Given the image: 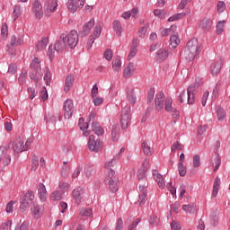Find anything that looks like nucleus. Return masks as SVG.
I'll return each instance as SVG.
<instances>
[{
    "label": "nucleus",
    "instance_id": "1",
    "mask_svg": "<svg viewBox=\"0 0 230 230\" xmlns=\"http://www.w3.org/2000/svg\"><path fill=\"white\" fill-rule=\"evenodd\" d=\"M148 171H146L144 168H140L137 172V177L139 181V191L141 194H139V199L138 204L139 206H145V203L146 202V188H148V180L146 179V172Z\"/></svg>",
    "mask_w": 230,
    "mask_h": 230
},
{
    "label": "nucleus",
    "instance_id": "2",
    "mask_svg": "<svg viewBox=\"0 0 230 230\" xmlns=\"http://www.w3.org/2000/svg\"><path fill=\"white\" fill-rule=\"evenodd\" d=\"M202 51V46L199 44V40L197 38H192L188 43L187 48L184 51V58L187 62H192L195 60V57Z\"/></svg>",
    "mask_w": 230,
    "mask_h": 230
},
{
    "label": "nucleus",
    "instance_id": "3",
    "mask_svg": "<svg viewBox=\"0 0 230 230\" xmlns=\"http://www.w3.org/2000/svg\"><path fill=\"white\" fill-rule=\"evenodd\" d=\"M31 69L34 72L30 73L29 76L31 80H33L35 84L40 82L42 78V68L40 66V61L39 58H35L31 63Z\"/></svg>",
    "mask_w": 230,
    "mask_h": 230
},
{
    "label": "nucleus",
    "instance_id": "4",
    "mask_svg": "<svg viewBox=\"0 0 230 230\" xmlns=\"http://www.w3.org/2000/svg\"><path fill=\"white\" fill-rule=\"evenodd\" d=\"M197 87L193 84L190 85L187 89V93L185 91L181 92L178 100L180 103H184V98L187 96V102L189 105H193L195 103V89Z\"/></svg>",
    "mask_w": 230,
    "mask_h": 230
},
{
    "label": "nucleus",
    "instance_id": "5",
    "mask_svg": "<svg viewBox=\"0 0 230 230\" xmlns=\"http://www.w3.org/2000/svg\"><path fill=\"white\" fill-rule=\"evenodd\" d=\"M132 114L130 113V106H125L120 111V127L122 130H127L130 125Z\"/></svg>",
    "mask_w": 230,
    "mask_h": 230
},
{
    "label": "nucleus",
    "instance_id": "6",
    "mask_svg": "<svg viewBox=\"0 0 230 230\" xmlns=\"http://www.w3.org/2000/svg\"><path fill=\"white\" fill-rule=\"evenodd\" d=\"M61 39L71 49H75L78 45V32L76 31H71L68 34H61Z\"/></svg>",
    "mask_w": 230,
    "mask_h": 230
},
{
    "label": "nucleus",
    "instance_id": "7",
    "mask_svg": "<svg viewBox=\"0 0 230 230\" xmlns=\"http://www.w3.org/2000/svg\"><path fill=\"white\" fill-rule=\"evenodd\" d=\"M33 200H35V194L31 190H28L21 199L20 202V209L22 213H24L33 204Z\"/></svg>",
    "mask_w": 230,
    "mask_h": 230
},
{
    "label": "nucleus",
    "instance_id": "8",
    "mask_svg": "<svg viewBox=\"0 0 230 230\" xmlns=\"http://www.w3.org/2000/svg\"><path fill=\"white\" fill-rule=\"evenodd\" d=\"M63 109L65 111V119H70L73 117V112H75V104L73 103V101L70 99L65 101Z\"/></svg>",
    "mask_w": 230,
    "mask_h": 230
},
{
    "label": "nucleus",
    "instance_id": "9",
    "mask_svg": "<svg viewBox=\"0 0 230 230\" xmlns=\"http://www.w3.org/2000/svg\"><path fill=\"white\" fill-rule=\"evenodd\" d=\"M57 6H58L57 0H46L44 4L45 15L49 17L57 10Z\"/></svg>",
    "mask_w": 230,
    "mask_h": 230
},
{
    "label": "nucleus",
    "instance_id": "10",
    "mask_svg": "<svg viewBox=\"0 0 230 230\" xmlns=\"http://www.w3.org/2000/svg\"><path fill=\"white\" fill-rule=\"evenodd\" d=\"M88 147L89 150L92 152H101L102 151V142L100 140H96L94 138L93 135H91L89 137V141H88Z\"/></svg>",
    "mask_w": 230,
    "mask_h": 230
},
{
    "label": "nucleus",
    "instance_id": "11",
    "mask_svg": "<svg viewBox=\"0 0 230 230\" xmlns=\"http://www.w3.org/2000/svg\"><path fill=\"white\" fill-rule=\"evenodd\" d=\"M155 109L161 112L164 109V93L159 92L155 97Z\"/></svg>",
    "mask_w": 230,
    "mask_h": 230
},
{
    "label": "nucleus",
    "instance_id": "12",
    "mask_svg": "<svg viewBox=\"0 0 230 230\" xmlns=\"http://www.w3.org/2000/svg\"><path fill=\"white\" fill-rule=\"evenodd\" d=\"M32 12L36 19H42L44 16V11L42 10V4L39 0H35L32 3Z\"/></svg>",
    "mask_w": 230,
    "mask_h": 230
},
{
    "label": "nucleus",
    "instance_id": "13",
    "mask_svg": "<svg viewBox=\"0 0 230 230\" xmlns=\"http://www.w3.org/2000/svg\"><path fill=\"white\" fill-rule=\"evenodd\" d=\"M223 66H224V59H222V58L214 61L210 66L211 75H213L214 76H217V75H218V73H220V71L222 70Z\"/></svg>",
    "mask_w": 230,
    "mask_h": 230
},
{
    "label": "nucleus",
    "instance_id": "14",
    "mask_svg": "<svg viewBox=\"0 0 230 230\" xmlns=\"http://www.w3.org/2000/svg\"><path fill=\"white\" fill-rule=\"evenodd\" d=\"M13 150L14 154H21L22 152H25L26 147H24V140H22L21 137H18L13 144Z\"/></svg>",
    "mask_w": 230,
    "mask_h": 230
},
{
    "label": "nucleus",
    "instance_id": "15",
    "mask_svg": "<svg viewBox=\"0 0 230 230\" xmlns=\"http://www.w3.org/2000/svg\"><path fill=\"white\" fill-rule=\"evenodd\" d=\"M94 27V18H92L88 22H86L83 29L79 31L81 37H86L88 33L91 32V30Z\"/></svg>",
    "mask_w": 230,
    "mask_h": 230
},
{
    "label": "nucleus",
    "instance_id": "16",
    "mask_svg": "<svg viewBox=\"0 0 230 230\" xmlns=\"http://www.w3.org/2000/svg\"><path fill=\"white\" fill-rule=\"evenodd\" d=\"M73 197L76 204H82V202H84V189H82V187L75 189L73 190Z\"/></svg>",
    "mask_w": 230,
    "mask_h": 230
},
{
    "label": "nucleus",
    "instance_id": "17",
    "mask_svg": "<svg viewBox=\"0 0 230 230\" xmlns=\"http://www.w3.org/2000/svg\"><path fill=\"white\" fill-rule=\"evenodd\" d=\"M74 84H75V75L69 74L65 80V87H64L65 93H69Z\"/></svg>",
    "mask_w": 230,
    "mask_h": 230
},
{
    "label": "nucleus",
    "instance_id": "18",
    "mask_svg": "<svg viewBox=\"0 0 230 230\" xmlns=\"http://www.w3.org/2000/svg\"><path fill=\"white\" fill-rule=\"evenodd\" d=\"M134 71H136V66H134V63L129 62L128 66L124 68V78H130L132 75H134Z\"/></svg>",
    "mask_w": 230,
    "mask_h": 230
},
{
    "label": "nucleus",
    "instance_id": "19",
    "mask_svg": "<svg viewBox=\"0 0 230 230\" xmlns=\"http://www.w3.org/2000/svg\"><path fill=\"white\" fill-rule=\"evenodd\" d=\"M211 26H213V22L208 18H204L199 23V28H201L203 31H209Z\"/></svg>",
    "mask_w": 230,
    "mask_h": 230
},
{
    "label": "nucleus",
    "instance_id": "20",
    "mask_svg": "<svg viewBox=\"0 0 230 230\" xmlns=\"http://www.w3.org/2000/svg\"><path fill=\"white\" fill-rule=\"evenodd\" d=\"M66 46H67V43H66L65 40H62V35L59 37V40L55 43L54 49L55 51H58V53H60L66 49Z\"/></svg>",
    "mask_w": 230,
    "mask_h": 230
},
{
    "label": "nucleus",
    "instance_id": "21",
    "mask_svg": "<svg viewBox=\"0 0 230 230\" xmlns=\"http://www.w3.org/2000/svg\"><path fill=\"white\" fill-rule=\"evenodd\" d=\"M31 211L35 218H40V215L44 213V207H42V205H37L33 203V208H31Z\"/></svg>",
    "mask_w": 230,
    "mask_h": 230
},
{
    "label": "nucleus",
    "instance_id": "22",
    "mask_svg": "<svg viewBox=\"0 0 230 230\" xmlns=\"http://www.w3.org/2000/svg\"><path fill=\"white\" fill-rule=\"evenodd\" d=\"M165 111L167 112H172V116H179V111H177V108H173V106H172V99L170 98L165 100Z\"/></svg>",
    "mask_w": 230,
    "mask_h": 230
},
{
    "label": "nucleus",
    "instance_id": "23",
    "mask_svg": "<svg viewBox=\"0 0 230 230\" xmlns=\"http://www.w3.org/2000/svg\"><path fill=\"white\" fill-rule=\"evenodd\" d=\"M152 173H153L154 179L157 182L159 188H163V186H164V179L163 178L161 173H159V171H157V169H155L152 171Z\"/></svg>",
    "mask_w": 230,
    "mask_h": 230
},
{
    "label": "nucleus",
    "instance_id": "24",
    "mask_svg": "<svg viewBox=\"0 0 230 230\" xmlns=\"http://www.w3.org/2000/svg\"><path fill=\"white\" fill-rule=\"evenodd\" d=\"M38 193L40 195V199L42 202H45L48 198V191L46 190V186L44 183H40L38 188Z\"/></svg>",
    "mask_w": 230,
    "mask_h": 230
},
{
    "label": "nucleus",
    "instance_id": "25",
    "mask_svg": "<svg viewBox=\"0 0 230 230\" xmlns=\"http://www.w3.org/2000/svg\"><path fill=\"white\" fill-rule=\"evenodd\" d=\"M156 60L157 62H164L165 58H168V51L164 49H160L156 53Z\"/></svg>",
    "mask_w": 230,
    "mask_h": 230
},
{
    "label": "nucleus",
    "instance_id": "26",
    "mask_svg": "<svg viewBox=\"0 0 230 230\" xmlns=\"http://www.w3.org/2000/svg\"><path fill=\"white\" fill-rule=\"evenodd\" d=\"M49 42V40L48 38H42L36 45V51H42V49H46Z\"/></svg>",
    "mask_w": 230,
    "mask_h": 230
},
{
    "label": "nucleus",
    "instance_id": "27",
    "mask_svg": "<svg viewBox=\"0 0 230 230\" xmlns=\"http://www.w3.org/2000/svg\"><path fill=\"white\" fill-rule=\"evenodd\" d=\"M111 139L114 143L119 139V126L113 125L111 128Z\"/></svg>",
    "mask_w": 230,
    "mask_h": 230
},
{
    "label": "nucleus",
    "instance_id": "28",
    "mask_svg": "<svg viewBox=\"0 0 230 230\" xmlns=\"http://www.w3.org/2000/svg\"><path fill=\"white\" fill-rule=\"evenodd\" d=\"M92 130L97 136H103L104 130L102 129V126L98 122H92Z\"/></svg>",
    "mask_w": 230,
    "mask_h": 230
},
{
    "label": "nucleus",
    "instance_id": "29",
    "mask_svg": "<svg viewBox=\"0 0 230 230\" xmlns=\"http://www.w3.org/2000/svg\"><path fill=\"white\" fill-rule=\"evenodd\" d=\"M23 42H24V40H22V37L13 35L11 38L10 46H12V47L21 46L22 44H23Z\"/></svg>",
    "mask_w": 230,
    "mask_h": 230
},
{
    "label": "nucleus",
    "instance_id": "30",
    "mask_svg": "<svg viewBox=\"0 0 230 230\" xmlns=\"http://www.w3.org/2000/svg\"><path fill=\"white\" fill-rule=\"evenodd\" d=\"M142 150L146 155H152V154H154V149H152L150 144L146 141L142 143Z\"/></svg>",
    "mask_w": 230,
    "mask_h": 230
},
{
    "label": "nucleus",
    "instance_id": "31",
    "mask_svg": "<svg viewBox=\"0 0 230 230\" xmlns=\"http://www.w3.org/2000/svg\"><path fill=\"white\" fill-rule=\"evenodd\" d=\"M106 186H109L110 191L116 193L118 191V180H109Z\"/></svg>",
    "mask_w": 230,
    "mask_h": 230
},
{
    "label": "nucleus",
    "instance_id": "32",
    "mask_svg": "<svg viewBox=\"0 0 230 230\" xmlns=\"http://www.w3.org/2000/svg\"><path fill=\"white\" fill-rule=\"evenodd\" d=\"M1 161L4 166H8V164L12 163V156L10 155V154H8V149H5V151L4 152V155L2 156Z\"/></svg>",
    "mask_w": 230,
    "mask_h": 230
},
{
    "label": "nucleus",
    "instance_id": "33",
    "mask_svg": "<svg viewBox=\"0 0 230 230\" xmlns=\"http://www.w3.org/2000/svg\"><path fill=\"white\" fill-rule=\"evenodd\" d=\"M109 181H118V178L116 177V172H114L112 169L108 171L107 177L104 180V184L107 185Z\"/></svg>",
    "mask_w": 230,
    "mask_h": 230
},
{
    "label": "nucleus",
    "instance_id": "34",
    "mask_svg": "<svg viewBox=\"0 0 230 230\" xmlns=\"http://www.w3.org/2000/svg\"><path fill=\"white\" fill-rule=\"evenodd\" d=\"M62 199H64V190H56L50 195L52 200H62Z\"/></svg>",
    "mask_w": 230,
    "mask_h": 230
},
{
    "label": "nucleus",
    "instance_id": "35",
    "mask_svg": "<svg viewBox=\"0 0 230 230\" xmlns=\"http://www.w3.org/2000/svg\"><path fill=\"white\" fill-rule=\"evenodd\" d=\"M218 188H220V178L216 177L213 185L212 197L215 198L218 195Z\"/></svg>",
    "mask_w": 230,
    "mask_h": 230
},
{
    "label": "nucleus",
    "instance_id": "36",
    "mask_svg": "<svg viewBox=\"0 0 230 230\" xmlns=\"http://www.w3.org/2000/svg\"><path fill=\"white\" fill-rule=\"evenodd\" d=\"M67 8L71 13H75L76 10H78V6L75 0H68L67 2Z\"/></svg>",
    "mask_w": 230,
    "mask_h": 230
},
{
    "label": "nucleus",
    "instance_id": "37",
    "mask_svg": "<svg viewBox=\"0 0 230 230\" xmlns=\"http://www.w3.org/2000/svg\"><path fill=\"white\" fill-rule=\"evenodd\" d=\"M121 22H119V21L115 20L113 22V30L114 31H116L118 37H121Z\"/></svg>",
    "mask_w": 230,
    "mask_h": 230
},
{
    "label": "nucleus",
    "instance_id": "38",
    "mask_svg": "<svg viewBox=\"0 0 230 230\" xmlns=\"http://www.w3.org/2000/svg\"><path fill=\"white\" fill-rule=\"evenodd\" d=\"M181 208L185 213H190V215H193L195 213V204H189V205H182Z\"/></svg>",
    "mask_w": 230,
    "mask_h": 230
},
{
    "label": "nucleus",
    "instance_id": "39",
    "mask_svg": "<svg viewBox=\"0 0 230 230\" xmlns=\"http://www.w3.org/2000/svg\"><path fill=\"white\" fill-rule=\"evenodd\" d=\"M79 213L81 217H93V209L90 208H80Z\"/></svg>",
    "mask_w": 230,
    "mask_h": 230
},
{
    "label": "nucleus",
    "instance_id": "40",
    "mask_svg": "<svg viewBox=\"0 0 230 230\" xmlns=\"http://www.w3.org/2000/svg\"><path fill=\"white\" fill-rule=\"evenodd\" d=\"M186 17V13H178L172 16H171L168 21L169 22H173V21H179L180 19H184Z\"/></svg>",
    "mask_w": 230,
    "mask_h": 230
},
{
    "label": "nucleus",
    "instance_id": "41",
    "mask_svg": "<svg viewBox=\"0 0 230 230\" xmlns=\"http://www.w3.org/2000/svg\"><path fill=\"white\" fill-rule=\"evenodd\" d=\"M21 14H22L21 5H14L13 13V21H17V19L21 17Z\"/></svg>",
    "mask_w": 230,
    "mask_h": 230
},
{
    "label": "nucleus",
    "instance_id": "42",
    "mask_svg": "<svg viewBox=\"0 0 230 230\" xmlns=\"http://www.w3.org/2000/svg\"><path fill=\"white\" fill-rule=\"evenodd\" d=\"M44 81L46 82V85H49L51 84V72L49 67H45Z\"/></svg>",
    "mask_w": 230,
    "mask_h": 230
},
{
    "label": "nucleus",
    "instance_id": "43",
    "mask_svg": "<svg viewBox=\"0 0 230 230\" xmlns=\"http://www.w3.org/2000/svg\"><path fill=\"white\" fill-rule=\"evenodd\" d=\"M112 67L114 71H119L121 69V60L119 58L112 60Z\"/></svg>",
    "mask_w": 230,
    "mask_h": 230
},
{
    "label": "nucleus",
    "instance_id": "44",
    "mask_svg": "<svg viewBox=\"0 0 230 230\" xmlns=\"http://www.w3.org/2000/svg\"><path fill=\"white\" fill-rule=\"evenodd\" d=\"M170 42L172 48H177V46H179V43L181 42V40H179V36H177L176 34L171 36Z\"/></svg>",
    "mask_w": 230,
    "mask_h": 230
},
{
    "label": "nucleus",
    "instance_id": "45",
    "mask_svg": "<svg viewBox=\"0 0 230 230\" xmlns=\"http://www.w3.org/2000/svg\"><path fill=\"white\" fill-rule=\"evenodd\" d=\"M127 98L129 103H131V105H134L137 100L136 94L134 93V91L128 93Z\"/></svg>",
    "mask_w": 230,
    "mask_h": 230
},
{
    "label": "nucleus",
    "instance_id": "46",
    "mask_svg": "<svg viewBox=\"0 0 230 230\" xmlns=\"http://www.w3.org/2000/svg\"><path fill=\"white\" fill-rule=\"evenodd\" d=\"M78 125H79V128H80L81 130H83V132L85 131V130H87V128H89V123L85 122V120L84 119V118H80V119H79V123H78Z\"/></svg>",
    "mask_w": 230,
    "mask_h": 230
},
{
    "label": "nucleus",
    "instance_id": "47",
    "mask_svg": "<svg viewBox=\"0 0 230 230\" xmlns=\"http://www.w3.org/2000/svg\"><path fill=\"white\" fill-rule=\"evenodd\" d=\"M178 172L181 177L186 176V166L182 163H179L178 164Z\"/></svg>",
    "mask_w": 230,
    "mask_h": 230
},
{
    "label": "nucleus",
    "instance_id": "48",
    "mask_svg": "<svg viewBox=\"0 0 230 230\" xmlns=\"http://www.w3.org/2000/svg\"><path fill=\"white\" fill-rule=\"evenodd\" d=\"M26 75H28V72L22 71L18 78V82L20 85H24L26 84Z\"/></svg>",
    "mask_w": 230,
    "mask_h": 230
},
{
    "label": "nucleus",
    "instance_id": "49",
    "mask_svg": "<svg viewBox=\"0 0 230 230\" xmlns=\"http://www.w3.org/2000/svg\"><path fill=\"white\" fill-rule=\"evenodd\" d=\"M217 119L219 121L226 119V111H224V109L218 108L217 111Z\"/></svg>",
    "mask_w": 230,
    "mask_h": 230
},
{
    "label": "nucleus",
    "instance_id": "50",
    "mask_svg": "<svg viewBox=\"0 0 230 230\" xmlns=\"http://www.w3.org/2000/svg\"><path fill=\"white\" fill-rule=\"evenodd\" d=\"M37 168H39V157L37 155H33L31 170V172H35Z\"/></svg>",
    "mask_w": 230,
    "mask_h": 230
},
{
    "label": "nucleus",
    "instance_id": "51",
    "mask_svg": "<svg viewBox=\"0 0 230 230\" xmlns=\"http://www.w3.org/2000/svg\"><path fill=\"white\" fill-rule=\"evenodd\" d=\"M64 164L65 165H63L61 175L66 179V177L69 176V166H67V163L66 162H64Z\"/></svg>",
    "mask_w": 230,
    "mask_h": 230
},
{
    "label": "nucleus",
    "instance_id": "52",
    "mask_svg": "<svg viewBox=\"0 0 230 230\" xmlns=\"http://www.w3.org/2000/svg\"><path fill=\"white\" fill-rule=\"evenodd\" d=\"M155 94V89L151 88L147 93V103H152L154 101V96Z\"/></svg>",
    "mask_w": 230,
    "mask_h": 230
},
{
    "label": "nucleus",
    "instance_id": "53",
    "mask_svg": "<svg viewBox=\"0 0 230 230\" xmlns=\"http://www.w3.org/2000/svg\"><path fill=\"white\" fill-rule=\"evenodd\" d=\"M226 24V21L218 22L216 27V31L217 35H220L224 31V25Z\"/></svg>",
    "mask_w": 230,
    "mask_h": 230
},
{
    "label": "nucleus",
    "instance_id": "54",
    "mask_svg": "<svg viewBox=\"0 0 230 230\" xmlns=\"http://www.w3.org/2000/svg\"><path fill=\"white\" fill-rule=\"evenodd\" d=\"M40 96L41 97V100L43 102H46L49 98L48 95V90L46 89V87H42L41 91L40 92Z\"/></svg>",
    "mask_w": 230,
    "mask_h": 230
},
{
    "label": "nucleus",
    "instance_id": "55",
    "mask_svg": "<svg viewBox=\"0 0 230 230\" xmlns=\"http://www.w3.org/2000/svg\"><path fill=\"white\" fill-rule=\"evenodd\" d=\"M146 26H148V24H146V26H143L140 30H138L137 33L140 39H145V35H146V31L148 30Z\"/></svg>",
    "mask_w": 230,
    "mask_h": 230
},
{
    "label": "nucleus",
    "instance_id": "56",
    "mask_svg": "<svg viewBox=\"0 0 230 230\" xmlns=\"http://www.w3.org/2000/svg\"><path fill=\"white\" fill-rule=\"evenodd\" d=\"M16 201L11 200L6 204L5 211L6 213H13V204H15Z\"/></svg>",
    "mask_w": 230,
    "mask_h": 230
},
{
    "label": "nucleus",
    "instance_id": "57",
    "mask_svg": "<svg viewBox=\"0 0 230 230\" xmlns=\"http://www.w3.org/2000/svg\"><path fill=\"white\" fill-rule=\"evenodd\" d=\"M149 224L151 226H158L159 225V217L155 215L150 217Z\"/></svg>",
    "mask_w": 230,
    "mask_h": 230
},
{
    "label": "nucleus",
    "instance_id": "58",
    "mask_svg": "<svg viewBox=\"0 0 230 230\" xmlns=\"http://www.w3.org/2000/svg\"><path fill=\"white\" fill-rule=\"evenodd\" d=\"M94 172V166L93 165H88L85 169H84V175H86L87 177H91V175H93V172Z\"/></svg>",
    "mask_w": 230,
    "mask_h": 230
},
{
    "label": "nucleus",
    "instance_id": "59",
    "mask_svg": "<svg viewBox=\"0 0 230 230\" xmlns=\"http://www.w3.org/2000/svg\"><path fill=\"white\" fill-rule=\"evenodd\" d=\"M173 28H177V26H171V29H165V28L160 29V31H161V35H162L163 37H167V35L170 34V31H172V30H173Z\"/></svg>",
    "mask_w": 230,
    "mask_h": 230
},
{
    "label": "nucleus",
    "instance_id": "60",
    "mask_svg": "<svg viewBox=\"0 0 230 230\" xmlns=\"http://www.w3.org/2000/svg\"><path fill=\"white\" fill-rule=\"evenodd\" d=\"M100 35H102V27H100V26L94 27L93 33L92 36L94 39H98V37H100Z\"/></svg>",
    "mask_w": 230,
    "mask_h": 230
},
{
    "label": "nucleus",
    "instance_id": "61",
    "mask_svg": "<svg viewBox=\"0 0 230 230\" xmlns=\"http://www.w3.org/2000/svg\"><path fill=\"white\" fill-rule=\"evenodd\" d=\"M193 166L194 168H199V166H200V155H195L193 156Z\"/></svg>",
    "mask_w": 230,
    "mask_h": 230
},
{
    "label": "nucleus",
    "instance_id": "62",
    "mask_svg": "<svg viewBox=\"0 0 230 230\" xmlns=\"http://www.w3.org/2000/svg\"><path fill=\"white\" fill-rule=\"evenodd\" d=\"M112 50L111 49H108L105 50L104 54H103V57L104 58H106V60H112Z\"/></svg>",
    "mask_w": 230,
    "mask_h": 230
},
{
    "label": "nucleus",
    "instance_id": "63",
    "mask_svg": "<svg viewBox=\"0 0 230 230\" xmlns=\"http://www.w3.org/2000/svg\"><path fill=\"white\" fill-rule=\"evenodd\" d=\"M183 146L179 142H174L171 147L172 152H175V150H182Z\"/></svg>",
    "mask_w": 230,
    "mask_h": 230
},
{
    "label": "nucleus",
    "instance_id": "64",
    "mask_svg": "<svg viewBox=\"0 0 230 230\" xmlns=\"http://www.w3.org/2000/svg\"><path fill=\"white\" fill-rule=\"evenodd\" d=\"M226 10V3L219 1L217 3V12L222 13Z\"/></svg>",
    "mask_w": 230,
    "mask_h": 230
}]
</instances>
